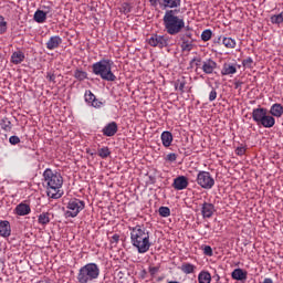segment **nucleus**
I'll use <instances>...</instances> for the list:
<instances>
[{
  "mask_svg": "<svg viewBox=\"0 0 283 283\" xmlns=\"http://www.w3.org/2000/svg\"><path fill=\"white\" fill-rule=\"evenodd\" d=\"M48 198L59 200L63 198V176L56 170L46 168L43 172Z\"/></svg>",
  "mask_w": 283,
  "mask_h": 283,
  "instance_id": "f257e3e1",
  "label": "nucleus"
},
{
  "mask_svg": "<svg viewBox=\"0 0 283 283\" xmlns=\"http://www.w3.org/2000/svg\"><path fill=\"white\" fill-rule=\"evenodd\" d=\"M216 281L220 282V275H218V274L216 275Z\"/></svg>",
  "mask_w": 283,
  "mask_h": 283,
  "instance_id": "864d4df0",
  "label": "nucleus"
},
{
  "mask_svg": "<svg viewBox=\"0 0 283 283\" xmlns=\"http://www.w3.org/2000/svg\"><path fill=\"white\" fill-rule=\"evenodd\" d=\"M120 241V235L118 234H113L111 238V244H118V242Z\"/></svg>",
  "mask_w": 283,
  "mask_h": 283,
  "instance_id": "49530a36",
  "label": "nucleus"
},
{
  "mask_svg": "<svg viewBox=\"0 0 283 283\" xmlns=\"http://www.w3.org/2000/svg\"><path fill=\"white\" fill-rule=\"evenodd\" d=\"M149 3L151 8H158V6L160 4V0H149Z\"/></svg>",
  "mask_w": 283,
  "mask_h": 283,
  "instance_id": "09e8293b",
  "label": "nucleus"
},
{
  "mask_svg": "<svg viewBox=\"0 0 283 283\" xmlns=\"http://www.w3.org/2000/svg\"><path fill=\"white\" fill-rule=\"evenodd\" d=\"M196 182L201 189H213L216 186V179H213L211 172L205 170L198 172Z\"/></svg>",
  "mask_w": 283,
  "mask_h": 283,
  "instance_id": "6e6552de",
  "label": "nucleus"
},
{
  "mask_svg": "<svg viewBox=\"0 0 283 283\" xmlns=\"http://www.w3.org/2000/svg\"><path fill=\"white\" fill-rule=\"evenodd\" d=\"M119 12H122L123 14H129V12H132V4H129L128 2L122 3Z\"/></svg>",
  "mask_w": 283,
  "mask_h": 283,
  "instance_id": "e433bc0d",
  "label": "nucleus"
},
{
  "mask_svg": "<svg viewBox=\"0 0 283 283\" xmlns=\"http://www.w3.org/2000/svg\"><path fill=\"white\" fill-rule=\"evenodd\" d=\"M211 36H213V32L211 31V29H206L201 33V41H205V43H207V41H211Z\"/></svg>",
  "mask_w": 283,
  "mask_h": 283,
  "instance_id": "473e14b6",
  "label": "nucleus"
},
{
  "mask_svg": "<svg viewBox=\"0 0 283 283\" xmlns=\"http://www.w3.org/2000/svg\"><path fill=\"white\" fill-rule=\"evenodd\" d=\"M200 63H202V59L201 57H193L190 61V67H200Z\"/></svg>",
  "mask_w": 283,
  "mask_h": 283,
  "instance_id": "a19ab883",
  "label": "nucleus"
},
{
  "mask_svg": "<svg viewBox=\"0 0 283 283\" xmlns=\"http://www.w3.org/2000/svg\"><path fill=\"white\" fill-rule=\"evenodd\" d=\"M232 280H237V282L244 283L249 279V272L247 270L237 268L231 272Z\"/></svg>",
  "mask_w": 283,
  "mask_h": 283,
  "instance_id": "ddd939ff",
  "label": "nucleus"
},
{
  "mask_svg": "<svg viewBox=\"0 0 283 283\" xmlns=\"http://www.w3.org/2000/svg\"><path fill=\"white\" fill-rule=\"evenodd\" d=\"M97 156H99V158L105 159L108 156H112V150H109V147L104 146L97 150Z\"/></svg>",
  "mask_w": 283,
  "mask_h": 283,
  "instance_id": "7c9ffc66",
  "label": "nucleus"
},
{
  "mask_svg": "<svg viewBox=\"0 0 283 283\" xmlns=\"http://www.w3.org/2000/svg\"><path fill=\"white\" fill-rule=\"evenodd\" d=\"M117 132H118V124H116V122L108 123L102 129L103 136H108V137L116 136Z\"/></svg>",
  "mask_w": 283,
  "mask_h": 283,
  "instance_id": "f3484780",
  "label": "nucleus"
},
{
  "mask_svg": "<svg viewBox=\"0 0 283 283\" xmlns=\"http://www.w3.org/2000/svg\"><path fill=\"white\" fill-rule=\"evenodd\" d=\"M9 143L10 145H19V143H21V138H19V136L13 135L9 138Z\"/></svg>",
  "mask_w": 283,
  "mask_h": 283,
  "instance_id": "37998d69",
  "label": "nucleus"
},
{
  "mask_svg": "<svg viewBox=\"0 0 283 283\" xmlns=\"http://www.w3.org/2000/svg\"><path fill=\"white\" fill-rule=\"evenodd\" d=\"M61 43H63V39L59 35H53L46 42V50H56Z\"/></svg>",
  "mask_w": 283,
  "mask_h": 283,
  "instance_id": "6ab92c4d",
  "label": "nucleus"
},
{
  "mask_svg": "<svg viewBox=\"0 0 283 283\" xmlns=\"http://www.w3.org/2000/svg\"><path fill=\"white\" fill-rule=\"evenodd\" d=\"M44 10H46V11L38 9L34 12L33 20L35 21V23H45V21H48V14H50L51 8L44 7Z\"/></svg>",
  "mask_w": 283,
  "mask_h": 283,
  "instance_id": "4468645a",
  "label": "nucleus"
},
{
  "mask_svg": "<svg viewBox=\"0 0 283 283\" xmlns=\"http://www.w3.org/2000/svg\"><path fill=\"white\" fill-rule=\"evenodd\" d=\"M270 116L273 118H282L283 116V106L280 103H275L270 107L269 111Z\"/></svg>",
  "mask_w": 283,
  "mask_h": 283,
  "instance_id": "a211bd4d",
  "label": "nucleus"
},
{
  "mask_svg": "<svg viewBox=\"0 0 283 283\" xmlns=\"http://www.w3.org/2000/svg\"><path fill=\"white\" fill-rule=\"evenodd\" d=\"M197 266L191 263H182L180 266V271L185 273V275H191V273H196Z\"/></svg>",
  "mask_w": 283,
  "mask_h": 283,
  "instance_id": "a878e982",
  "label": "nucleus"
},
{
  "mask_svg": "<svg viewBox=\"0 0 283 283\" xmlns=\"http://www.w3.org/2000/svg\"><path fill=\"white\" fill-rule=\"evenodd\" d=\"M235 154H237V156H244V154H247V148H244L243 146H239L235 149Z\"/></svg>",
  "mask_w": 283,
  "mask_h": 283,
  "instance_id": "c03bdc74",
  "label": "nucleus"
},
{
  "mask_svg": "<svg viewBox=\"0 0 283 283\" xmlns=\"http://www.w3.org/2000/svg\"><path fill=\"white\" fill-rule=\"evenodd\" d=\"M189 30V27H186V31H188Z\"/></svg>",
  "mask_w": 283,
  "mask_h": 283,
  "instance_id": "5fc2aeb1",
  "label": "nucleus"
},
{
  "mask_svg": "<svg viewBox=\"0 0 283 283\" xmlns=\"http://www.w3.org/2000/svg\"><path fill=\"white\" fill-rule=\"evenodd\" d=\"M148 44L151 45V48H159V50H163V48L169 45V36L153 34L148 40Z\"/></svg>",
  "mask_w": 283,
  "mask_h": 283,
  "instance_id": "1a4fd4ad",
  "label": "nucleus"
},
{
  "mask_svg": "<svg viewBox=\"0 0 283 283\" xmlns=\"http://www.w3.org/2000/svg\"><path fill=\"white\" fill-rule=\"evenodd\" d=\"M172 187L176 191H184L189 187V179L185 176H179L174 179Z\"/></svg>",
  "mask_w": 283,
  "mask_h": 283,
  "instance_id": "f8f14e48",
  "label": "nucleus"
},
{
  "mask_svg": "<svg viewBox=\"0 0 283 283\" xmlns=\"http://www.w3.org/2000/svg\"><path fill=\"white\" fill-rule=\"evenodd\" d=\"M217 67H218V63L212 59H208L202 62L201 70L205 74H213Z\"/></svg>",
  "mask_w": 283,
  "mask_h": 283,
  "instance_id": "dca6fc26",
  "label": "nucleus"
},
{
  "mask_svg": "<svg viewBox=\"0 0 283 283\" xmlns=\"http://www.w3.org/2000/svg\"><path fill=\"white\" fill-rule=\"evenodd\" d=\"M252 120L259 125V127H264L265 129H271V127H275V117L269 114V109L265 107L259 106L252 109Z\"/></svg>",
  "mask_w": 283,
  "mask_h": 283,
  "instance_id": "423d86ee",
  "label": "nucleus"
},
{
  "mask_svg": "<svg viewBox=\"0 0 283 283\" xmlns=\"http://www.w3.org/2000/svg\"><path fill=\"white\" fill-rule=\"evenodd\" d=\"M112 65H114V61L102 59L92 65L93 74L99 76L102 81L114 82L116 81V76L114 75V72H112Z\"/></svg>",
  "mask_w": 283,
  "mask_h": 283,
  "instance_id": "39448f33",
  "label": "nucleus"
},
{
  "mask_svg": "<svg viewBox=\"0 0 283 283\" xmlns=\"http://www.w3.org/2000/svg\"><path fill=\"white\" fill-rule=\"evenodd\" d=\"M243 67H247L248 70H253V57H247L242 61Z\"/></svg>",
  "mask_w": 283,
  "mask_h": 283,
  "instance_id": "4c0bfd02",
  "label": "nucleus"
},
{
  "mask_svg": "<svg viewBox=\"0 0 283 283\" xmlns=\"http://www.w3.org/2000/svg\"><path fill=\"white\" fill-rule=\"evenodd\" d=\"M187 86V80L185 77L178 78L175 82V90L180 92V94H185V87Z\"/></svg>",
  "mask_w": 283,
  "mask_h": 283,
  "instance_id": "bb28decb",
  "label": "nucleus"
},
{
  "mask_svg": "<svg viewBox=\"0 0 283 283\" xmlns=\"http://www.w3.org/2000/svg\"><path fill=\"white\" fill-rule=\"evenodd\" d=\"M50 212H42L38 216V222L42 224V227L50 224Z\"/></svg>",
  "mask_w": 283,
  "mask_h": 283,
  "instance_id": "cd10ccee",
  "label": "nucleus"
},
{
  "mask_svg": "<svg viewBox=\"0 0 283 283\" xmlns=\"http://www.w3.org/2000/svg\"><path fill=\"white\" fill-rule=\"evenodd\" d=\"M263 283H273V279H271V277H265V279L263 280Z\"/></svg>",
  "mask_w": 283,
  "mask_h": 283,
  "instance_id": "603ef678",
  "label": "nucleus"
},
{
  "mask_svg": "<svg viewBox=\"0 0 283 283\" xmlns=\"http://www.w3.org/2000/svg\"><path fill=\"white\" fill-rule=\"evenodd\" d=\"M202 251L205 255H208V258L213 255V249L210 245H203Z\"/></svg>",
  "mask_w": 283,
  "mask_h": 283,
  "instance_id": "ea45409f",
  "label": "nucleus"
},
{
  "mask_svg": "<svg viewBox=\"0 0 283 283\" xmlns=\"http://www.w3.org/2000/svg\"><path fill=\"white\" fill-rule=\"evenodd\" d=\"M6 25H8V23L6 21H1V32H6L7 28Z\"/></svg>",
  "mask_w": 283,
  "mask_h": 283,
  "instance_id": "3c124183",
  "label": "nucleus"
},
{
  "mask_svg": "<svg viewBox=\"0 0 283 283\" xmlns=\"http://www.w3.org/2000/svg\"><path fill=\"white\" fill-rule=\"evenodd\" d=\"M222 44L224 45V48H227L228 50H233L237 45V42L234 39L232 38H223L222 39Z\"/></svg>",
  "mask_w": 283,
  "mask_h": 283,
  "instance_id": "c756f323",
  "label": "nucleus"
},
{
  "mask_svg": "<svg viewBox=\"0 0 283 283\" xmlns=\"http://www.w3.org/2000/svg\"><path fill=\"white\" fill-rule=\"evenodd\" d=\"M160 138L164 147H171V143H174V135L171 134V132H163Z\"/></svg>",
  "mask_w": 283,
  "mask_h": 283,
  "instance_id": "4be33fe9",
  "label": "nucleus"
},
{
  "mask_svg": "<svg viewBox=\"0 0 283 283\" xmlns=\"http://www.w3.org/2000/svg\"><path fill=\"white\" fill-rule=\"evenodd\" d=\"M213 213H216V206L213 203H209V202L205 201L201 205L202 218H213Z\"/></svg>",
  "mask_w": 283,
  "mask_h": 283,
  "instance_id": "2eb2a0df",
  "label": "nucleus"
},
{
  "mask_svg": "<svg viewBox=\"0 0 283 283\" xmlns=\"http://www.w3.org/2000/svg\"><path fill=\"white\" fill-rule=\"evenodd\" d=\"M73 76H74V78H76L77 81H85V78H87V72L81 71V70H75Z\"/></svg>",
  "mask_w": 283,
  "mask_h": 283,
  "instance_id": "72a5a7b5",
  "label": "nucleus"
},
{
  "mask_svg": "<svg viewBox=\"0 0 283 283\" xmlns=\"http://www.w3.org/2000/svg\"><path fill=\"white\" fill-rule=\"evenodd\" d=\"M159 216H161V218H169L171 216V210L169 209V207H160Z\"/></svg>",
  "mask_w": 283,
  "mask_h": 283,
  "instance_id": "c9c22d12",
  "label": "nucleus"
},
{
  "mask_svg": "<svg viewBox=\"0 0 283 283\" xmlns=\"http://www.w3.org/2000/svg\"><path fill=\"white\" fill-rule=\"evenodd\" d=\"M148 271H149V274L151 276H154V275H156V273H158L159 268L158 266H150Z\"/></svg>",
  "mask_w": 283,
  "mask_h": 283,
  "instance_id": "de8ad7c7",
  "label": "nucleus"
},
{
  "mask_svg": "<svg viewBox=\"0 0 283 283\" xmlns=\"http://www.w3.org/2000/svg\"><path fill=\"white\" fill-rule=\"evenodd\" d=\"M218 98V91H216L213 87L211 92L209 93V101L210 103H213Z\"/></svg>",
  "mask_w": 283,
  "mask_h": 283,
  "instance_id": "79ce46f5",
  "label": "nucleus"
},
{
  "mask_svg": "<svg viewBox=\"0 0 283 283\" xmlns=\"http://www.w3.org/2000/svg\"><path fill=\"white\" fill-rule=\"evenodd\" d=\"M84 101L91 107H95L97 109L103 107V102L98 101V98H96V95H94V93H92V91H90V90L85 92Z\"/></svg>",
  "mask_w": 283,
  "mask_h": 283,
  "instance_id": "9b49d317",
  "label": "nucleus"
},
{
  "mask_svg": "<svg viewBox=\"0 0 283 283\" xmlns=\"http://www.w3.org/2000/svg\"><path fill=\"white\" fill-rule=\"evenodd\" d=\"M243 83L241 81H238L234 83V90H240L242 87Z\"/></svg>",
  "mask_w": 283,
  "mask_h": 283,
  "instance_id": "8fccbe9b",
  "label": "nucleus"
},
{
  "mask_svg": "<svg viewBox=\"0 0 283 283\" xmlns=\"http://www.w3.org/2000/svg\"><path fill=\"white\" fill-rule=\"evenodd\" d=\"M12 233V227L10 221H1V235L2 238H10Z\"/></svg>",
  "mask_w": 283,
  "mask_h": 283,
  "instance_id": "393cba45",
  "label": "nucleus"
},
{
  "mask_svg": "<svg viewBox=\"0 0 283 283\" xmlns=\"http://www.w3.org/2000/svg\"><path fill=\"white\" fill-rule=\"evenodd\" d=\"M23 61H25V53L22 51H15L12 53L11 63H13V65H20Z\"/></svg>",
  "mask_w": 283,
  "mask_h": 283,
  "instance_id": "5701e85b",
  "label": "nucleus"
},
{
  "mask_svg": "<svg viewBox=\"0 0 283 283\" xmlns=\"http://www.w3.org/2000/svg\"><path fill=\"white\" fill-rule=\"evenodd\" d=\"M66 209V218H76L85 209V201L73 198L67 202Z\"/></svg>",
  "mask_w": 283,
  "mask_h": 283,
  "instance_id": "0eeeda50",
  "label": "nucleus"
},
{
  "mask_svg": "<svg viewBox=\"0 0 283 283\" xmlns=\"http://www.w3.org/2000/svg\"><path fill=\"white\" fill-rule=\"evenodd\" d=\"M198 282L199 283H211V273L207 271H201L198 274Z\"/></svg>",
  "mask_w": 283,
  "mask_h": 283,
  "instance_id": "c85d7f7f",
  "label": "nucleus"
},
{
  "mask_svg": "<svg viewBox=\"0 0 283 283\" xmlns=\"http://www.w3.org/2000/svg\"><path fill=\"white\" fill-rule=\"evenodd\" d=\"M178 155L176 153H170L165 157L166 163H176Z\"/></svg>",
  "mask_w": 283,
  "mask_h": 283,
  "instance_id": "58836bf2",
  "label": "nucleus"
},
{
  "mask_svg": "<svg viewBox=\"0 0 283 283\" xmlns=\"http://www.w3.org/2000/svg\"><path fill=\"white\" fill-rule=\"evenodd\" d=\"M101 277V268L96 263H86L81 266L76 274L77 283H92Z\"/></svg>",
  "mask_w": 283,
  "mask_h": 283,
  "instance_id": "20e7f679",
  "label": "nucleus"
},
{
  "mask_svg": "<svg viewBox=\"0 0 283 283\" xmlns=\"http://www.w3.org/2000/svg\"><path fill=\"white\" fill-rule=\"evenodd\" d=\"M1 127L4 129V132H11L12 130V122L8 118H3L1 122Z\"/></svg>",
  "mask_w": 283,
  "mask_h": 283,
  "instance_id": "f704fd0d",
  "label": "nucleus"
},
{
  "mask_svg": "<svg viewBox=\"0 0 283 283\" xmlns=\"http://www.w3.org/2000/svg\"><path fill=\"white\" fill-rule=\"evenodd\" d=\"M238 73V67L235 64L224 63L221 70V76H231Z\"/></svg>",
  "mask_w": 283,
  "mask_h": 283,
  "instance_id": "aec40b11",
  "label": "nucleus"
},
{
  "mask_svg": "<svg viewBox=\"0 0 283 283\" xmlns=\"http://www.w3.org/2000/svg\"><path fill=\"white\" fill-rule=\"evenodd\" d=\"M179 12L180 10H167L164 14V28L170 36H176L185 30V19L177 15Z\"/></svg>",
  "mask_w": 283,
  "mask_h": 283,
  "instance_id": "7ed1b4c3",
  "label": "nucleus"
},
{
  "mask_svg": "<svg viewBox=\"0 0 283 283\" xmlns=\"http://www.w3.org/2000/svg\"><path fill=\"white\" fill-rule=\"evenodd\" d=\"M182 3V0H163L161 7L167 9L169 8L170 10H174L176 8H180Z\"/></svg>",
  "mask_w": 283,
  "mask_h": 283,
  "instance_id": "b1692460",
  "label": "nucleus"
},
{
  "mask_svg": "<svg viewBox=\"0 0 283 283\" xmlns=\"http://www.w3.org/2000/svg\"><path fill=\"white\" fill-rule=\"evenodd\" d=\"M270 21L273 25H281L283 23V11L279 14L271 15Z\"/></svg>",
  "mask_w": 283,
  "mask_h": 283,
  "instance_id": "2f4dec72",
  "label": "nucleus"
},
{
  "mask_svg": "<svg viewBox=\"0 0 283 283\" xmlns=\"http://www.w3.org/2000/svg\"><path fill=\"white\" fill-rule=\"evenodd\" d=\"M15 213L17 216H30L32 209L30 208V205L21 202L15 207Z\"/></svg>",
  "mask_w": 283,
  "mask_h": 283,
  "instance_id": "412c9836",
  "label": "nucleus"
},
{
  "mask_svg": "<svg viewBox=\"0 0 283 283\" xmlns=\"http://www.w3.org/2000/svg\"><path fill=\"white\" fill-rule=\"evenodd\" d=\"M130 231V244L137 249L138 253H147L151 249V242L149 241V231L145 226L129 227Z\"/></svg>",
  "mask_w": 283,
  "mask_h": 283,
  "instance_id": "f03ea898",
  "label": "nucleus"
},
{
  "mask_svg": "<svg viewBox=\"0 0 283 283\" xmlns=\"http://www.w3.org/2000/svg\"><path fill=\"white\" fill-rule=\"evenodd\" d=\"M46 78L50 81V83H56V75L52 72L46 73Z\"/></svg>",
  "mask_w": 283,
  "mask_h": 283,
  "instance_id": "a18cd8bd",
  "label": "nucleus"
},
{
  "mask_svg": "<svg viewBox=\"0 0 283 283\" xmlns=\"http://www.w3.org/2000/svg\"><path fill=\"white\" fill-rule=\"evenodd\" d=\"M179 39L181 41V50L182 52H191L193 50V34L189 31L186 33L179 34Z\"/></svg>",
  "mask_w": 283,
  "mask_h": 283,
  "instance_id": "9d476101",
  "label": "nucleus"
}]
</instances>
